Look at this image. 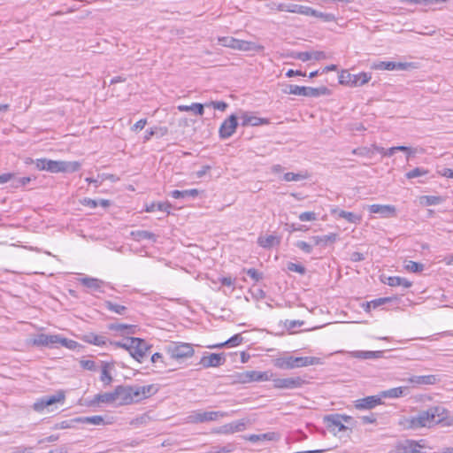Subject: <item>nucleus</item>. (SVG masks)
<instances>
[{
  "instance_id": "nucleus-1",
  "label": "nucleus",
  "mask_w": 453,
  "mask_h": 453,
  "mask_svg": "<svg viewBox=\"0 0 453 453\" xmlns=\"http://www.w3.org/2000/svg\"><path fill=\"white\" fill-rule=\"evenodd\" d=\"M321 364V359L316 357L288 356L277 358L275 365L280 369H293Z\"/></svg>"
},
{
  "instance_id": "nucleus-2",
  "label": "nucleus",
  "mask_w": 453,
  "mask_h": 453,
  "mask_svg": "<svg viewBox=\"0 0 453 453\" xmlns=\"http://www.w3.org/2000/svg\"><path fill=\"white\" fill-rule=\"evenodd\" d=\"M165 350L172 359L176 360L191 357L195 353L192 344L180 342H171Z\"/></svg>"
},
{
  "instance_id": "nucleus-3",
  "label": "nucleus",
  "mask_w": 453,
  "mask_h": 453,
  "mask_svg": "<svg viewBox=\"0 0 453 453\" xmlns=\"http://www.w3.org/2000/svg\"><path fill=\"white\" fill-rule=\"evenodd\" d=\"M283 92L285 94H291L296 96H303L308 97H318L320 96L329 95V89L321 86L319 88H311V87H301L297 85H289L288 88L284 89Z\"/></svg>"
},
{
  "instance_id": "nucleus-4",
  "label": "nucleus",
  "mask_w": 453,
  "mask_h": 453,
  "mask_svg": "<svg viewBox=\"0 0 453 453\" xmlns=\"http://www.w3.org/2000/svg\"><path fill=\"white\" fill-rule=\"evenodd\" d=\"M227 413L223 411H192L187 418L186 422L191 424L205 423L218 420L220 418L226 417Z\"/></svg>"
},
{
  "instance_id": "nucleus-5",
  "label": "nucleus",
  "mask_w": 453,
  "mask_h": 453,
  "mask_svg": "<svg viewBox=\"0 0 453 453\" xmlns=\"http://www.w3.org/2000/svg\"><path fill=\"white\" fill-rule=\"evenodd\" d=\"M81 168V164L77 161L68 162L61 160L48 159L46 171L50 173H74Z\"/></svg>"
},
{
  "instance_id": "nucleus-6",
  "label": "nucleus",
  "mask_w": 453,
  "mask_h": 453,
  "mask_svg": "<svg viewBox=\"0 0 453 453\" xmlns=\"http://www.w3.org/2000/svg\"><path fill=\"white\" fill-rule=\"evenodd\" d=\"M129 354L141 363L143 357H146L150 346L144 340L136 337H129Z\"/></svg>"
},
{
  "instance_id": "nucleus-7",
  "label": "nucleus",
  "mask_w": 453,
  "mask_h": 453,
  "mask_svg": "<svg viewBox=\"0 0 453 453\" xmlns=\"http://www.w3.org/2000/svg\"><path fill=\"white\" fill-rule=\"evenodd\" d=\"M408 422V427L410 428L426 427L436 424L434 414L430 412L429 409L426 411H419L417 416L410 418Z\"/></svg>"
},
{
  "instance_id": "nucleus-8",
  "label": "nucleus",
  "mask_w": 453,
  "mask_h": 453,
  "mask_svg": "<svg viewBox=\"0 0 453 453\" xmlns=\"http://www.w3.org/2000/svg\"><path fill=\"white\" fill-rule=\"evenodd\" d=\"M351 418L349 416L345 415H328L325 417V421L326 422L327 427L335 433H339L342 431H346L348 427L343 424V421L348 422Z\"/></svg>"
},
{
  "instance_id": "nucleus-9",
  "label": "nucleus",
  "mask_w": 453,
  "mask_h": 453,
  "mask_svg": "<svg viewBox=\"0 0 453 453\" xmlns=\"http://www.w3.org/2000/svg\"><path fill=\"white\" fill-rule=\"evenodd\" d=\"M273 388L279 389H294L302 387L304 380L301 377L277 378L273 380Z\"/></svg>"
},
{
  "instance_id": "nucleus-10",
  "label": "nucleus",
  "mask_w": 453,
  "mask_h": 453,
  "mask_svg": "<svg viewBox=\"0 0 453 453\" xmlns=\"http://www.w3.org/2000/svg\"><path fill=\"white\" fill-rule=\"evenodd\" d=\"M65 395L62 392L58 393L57 395H50V396H44L36 401L33 404V409L35 411L41 412L46 407L50 406L56 403H59L61 401H64Z\"/></svg>"
},
{
  "instance_id": "nucleus-11",
  "label": "nucleus",
  "mask_w": 453,
  "mask_h": 453,
  "mask_svg": "<svg viewBox=\"0 0 453 453\" xmlns=\"http://www.w3.org/2000/svg\"><path fill=\"white\" fill-rule=\"evenodd\" d=\"M59 341V335L39 334L30 339V343L34 346H53L58 344Z\"/></svg>"
},
{
  "instance_id": "nucleus-12",
  "label": "nucleus",
  "mask_w": 453,
  "mask_h": 453,
  "mask_svg": "<svg viewBox=\"0 0 453 453\" xmlns=\"http://www.w3.org/2000/svg\"><path fill=\"white\" fill-rule=\"evenodd\" d=\"M130 395L132 396V403H137L152 395L153 386H129Z\"/></svg>"
},
{
  "instance_id": "nucleus-13",
  "label": "nucleus",
  "mask_w": 453,
  "mask_h": 453,
  "mask_svg": "<svg viewBox=\"0 0 453 453\" xmlns=\"http://www.w3.org/2000/svg\"><path fill=\"white\" fill-rule=\"evenodd\" d=\"M237 125V117L235 115H231L228 119H225L219 130L220 138L226 139L233 135Z\"/></svg>"
},
{
  "instance_id": "nucleus-14",
  "label": "nucleus",
  "mask_w": 453,
  "mask_h": 453,
  "mask_svg": "<svg viewBox=\"0 0 453 453\" xmlns=\"http://www.w3.org/2000/svg\"><path fill=\"white\" fill-rule=\"evenodd\" d=\"M382 403L380 394L379 395H370L365 398L356 400L354 406L357 410H371Z\"/></svg>"
},
{
  "instance_id": "nucleus-15",
  "label": "nucleus",
  "mask_w": 453,
  "mask_h": 453,
  "mask_svg": "<svg viewBox=\"0 0 453 453\" xmlns=\"http://www.w3.org/2000/svg\"><path fill=\"white\" fill-rule=\"evenodd\" d=\"M226 361L223 354L211 353L208 356H203L200 360V365L204 368L219 367Z\"/></svg>"
},
{
  "instance_id": "nucleus-16",
  "label": "nucleus",
  "mask_w": 453,
  "mask_h": 453,
  "mask_svg": "<svg viewBox=\"0 0 453 453\" xmlns=\"http://www.w3.org/2000/svg\"><path fill=\"white\" fill-rule=\"evenodd\" d=\"M371 213L380 214L384 218L395 217L396 209L394 205L389 204H372L368 206Z\"/></svg>"
},
{
  "instance_id": "nucleus-17",
  "label": "nucleus",
  "mask_w": 453,
  "mask_h": 453,
  "mask_svg": "<svg viewBox=\"0 0 453 453\" xmlns=\"http://www.w3.org/2000/svg\"><path fill=\"white\" fill-rule=\"evenodd\" d=\"M115 394L119 405H127L132 403L129 386H117L115 388Z\"/></svg>"
},
{
  "instance_id": "nucleus-18",
  "label": "nucleus",
  "mask_w": 453,
  "mask_h": 453,
  "mask_svg": "<svg viewBox=\"0 0 453 453\" xmlns=\"http://www.w3.org/2000/svg\"><path fill=\"white\" fill-rule=\"evenodd\" d=\"M422 446L415 441L406 440L395 446L396 453H418Z\"/></svg>"
},
{
  "instance_id": "nucleus-19",
  "label": "nucleus",
  "mask_w": 453,
  "mask_h": 453,
  "mask_svg": "<svg viewBox=\"0 0 453 453\" xmlns=\"http://www.w3.org/2000/svg\"><path fill=\"white\" fill-rule=\"evenodd\" d=\"M412 66L411 63H402V62H394V61H380L377 65H375V68L379 70H407L409 67Z\"/></svg>"
},
{
  "instance_id": "nucleus-20",
  "label": "nucleus",
  "mask_w": 453,
  "mask_h": 453,
  "mask_svg": "<svg viewBox=\"0 0 453 453\" xmlns=\"http://www.w3.org/2000/svg\"><path fill=\"white\" fill-rule=\"evenodd\" d=\"M240 119H242V126H243V127H247V126L257 127V126H261V125L269 124L268 119L252 116V115H250L248 112H242Z\"/></svg>"
},
{
  "instance_id": "nucleus-21",
  "label": "nucleus",
  "mask_w": 453,
  "mask_h": 453,
  "mask_svg": "<svg viewBox=\"0 0 453 453\" xmlns=\"http://www.w3.org/2000/svg\"><path fill=\"white\" fill-rule=\"evenodd\" d=\"M404 380L413 385H434L437 383L438 379L435 375H414Z\"/></svg>"
},
{
  "instance_id": "nucleus-22",
  "label": "nucleus",
  "mask_w": 453,
  "mask_h": 453,
  "mask_svg": "<svg viewBox=\"0 0 453 453\" xmlns=\"http://www.w3.org/2000/svg\"><path fill=\"white\" fill-rule=\"evenodd\" d=\"M236 47L234 50H242V51H262L264 50V46L260 44H257L254 42L244 41V40H236Z\"/></svg>"
},
{
  "instance_id": "nucleus-23",
  "label": "nucleus",
  "mask_w": 453,
  "mask_h": 453,
  "mask_svg": "<svg viewBox=\"0 0 453 453\" xmlns=\"http://www.w3.org/2000/svg\"><path fill=\"white\" fill-rule=\"evenodd\" d=\"M246 423L243 420H238L232 423L222 426L219 433L222 434H234L235 432H241L245 429Z\"/></svg>"
},
{
  "instance_id": "nucleus-24",
  "label": "nucleus",
  "mask_w": 453,
  "mask_h": 453,
  "mask_svg": "<svg viewBox=\"0 0 453 453\" xmlns=\"http://www.w3.org/2000/svg\"><path fill=\"white\" fill-rule=\"evenodd\" d=\"M382 282L390 286V287H398L402 286L404 288H408L411 287L412 283L405 278H401L398 276H389L385 280H382Z\"/></svg>"
},
{
  "instance_id": "nucleus-25",
  "label": "nucleus",
  "mask_w": 453,
  "mask_h": 453,
  "mask_svg": "<svg viewBox=\"0 0 453 453\" xmlns=\"http://www.w3.org/2000/svg\"><path fill=\"white\" fill-rule=\"evenodd\" d=\"M333 213L337 214V216L339 218H342L349 223L357 224V223H360V221L362 219L361 216L357 215L350 211H343V210L334 209V210H333Z\"/></svg>"
},
{
  "instance_id": "nucleus-26",
  "label": "nucleus",
  "mask_w": 453,
  "mask_h": 453,
  "mask_svg": "<svg viewBox=\"0 0 453 453\" xmlns=\"http://www.w3.org/2000/svg\"><path fill=\"white\" fill-rule=\"evenodd\" d=\"M199 195V190L196 188L186 189V190H173L170 196L175 199H184L187 197H196Z\"/></svg>"
},
{
  "instance_id": "nucleus-27",
  "label": "nucleus",
  "mask_w": 453,
  "mask_h": 453,
  "mask_svg": "<svg viewBox=\"0 0 453 453\" xmlns=\"http://www.w3.org/2000/svg\"><path fill=\"white\" fill-rule=\"evenodd\" d=\"M246 440L251 442H257L259 441L267 440V441H277L279 440V435L276 433L270 432L261 434H250L245 437Z\"/></svg>"
},
{
  "instance_id": "nucleus-28",
  "label": "nucleus",
  "mask_w": 453,
  "mask_h": 453,
  "mask_svg": "<svg viewBox=\"0 0 453 453\" xmlns=\"http://www.w3.org/2000/svg\"><path fill=\"white\" fill-rule=\"evenodd\" d=\"M257 243L263 248L269 249L274 245L280 244V238L273 234L267 236H259L257 239Z\"/></svg>"
},
{
  "instance_id": "nucleus-29",
  "label": "nucleus",
  "mask_w": 453,
  "mask_h": 453,
  "mask_svg": "<svg viewBox=\"0 0 453 453\" xmlns=\"http://www.w3.org/2000/svg\"><path fill=\"white\" fill-rule=\"evenodd\" d=\"M177 109L180 111H192L198 116H202L204 113V105L199 103H193L191 105L180 104Z\"/></svg>"
},
{
  "instance_id": "nucleus-30",
  "label": "nucleus",
  "mask_w": 453,
  "mask_h": 453,
  "mask_svg": "<svg viewBox=\"0 0 453 453\" xmlns=\"http://www.w3.org/2000/svg\"><path fill=\"white\" fill-rule=\"evenodd\" d=\"M311 239L314 245H327L328 243H334L337 240V234L331 233L323 236H312Z\"/></svg>"
},
{
  "instance_id": "nucleus-31",
  "label": "nucleus",
  "mask_w": 453,
  "mask_h": 453,
  "mask_svg": "<svg viewBox=\"0 0 453 453\" xmlns=\"http://www.w3.org/2000/svg\"><path fill=\"white\" fill-rule=\"evenodd\" d=\"M81 283L87 287L88 288H91L94 290H98L104 284L102 280L96 278L84 277L80 279Z\"/></svg>"
},
{
  "instance_id": "nucleus-32",
  "label": "nucleus",
  "mask_w": 453,
  "mask_h": 453,
  "mask_svg": "<svg viewBox=\"0 0 453 453\" xmlns=\"http://www.w3.org/2000/svg\"><path fill=\"white\" fill-rule=\"evenodd\" d=\"M104 306L108 311L114 312L116 314H119V315H124L127 311V307H126L125 305L115 303L110 300L104 301Z\"/></svg>"
},
{
  "instance_id": "nucleus-33",
  "label": "nucleus",
  "mask_w": 453,
  "mask_h": 453,
  "mask_svg": "<svg viewBox=\"0 0 453 453\" xmlns=\"http://www.w3.org/2000/svg\"><path fill=\"white\" fill-rule=\"evenodd\" d=\"M112 366L111 364L103 362L100 380L104 385H110L112 382V376L109 372Z\"/></svg>"
},
{
  "instance_id": "nucleus-34",
  "label": "nucleus",
  "mask_w": 453,
  "mask_h": 453,
  "mask_svg": "<svg viewBox=\"0 0 453 453\" xmlns=\"http://www.w3.org/2000/svg\"><path fill=\"white\" fill-rule=\"evenodd\" d=\"M407 390V388L398 387L393 388L385 391L380 392V396L388 397V398H398L404 395V392Z\"/></svg>"
},
{
  "instance_id": "nucleus-35",
  "label": "nucleus",
  "mask_w": 453,
  "mask_h": 453,
  "mask_svg": "<svg viewBox=\"0 0 453 453\" xmlns=\"http://www.w3.org/2000/svg\"><path fill=\"white\" fill-rule=\"evenodd\" d=\"M95 401L97 403H113L117 402V396L115 394V389L112 392H105L103 394H98L95 395Z\"/></svg>"
},
{
  "instance_id": "nucleus-36",
  "label": "nucleus",
  "mask_w": 453,
  "mask_h": 453,
  "mask_svg": "<svg viewBox=\"0 0 453 453\" xmlns=\"http://www.w3.org/2000/svg\"><path fill=\"white\" fill-rule=\"evenodd\" d=\"M172 205L170 203H151L148 205H146V211L148 212H154L156 211H166L167 213H170V209Z\"/></svg>"
},
{
  "instance_id": "nucleus-37",
  "label": "nucleus",
  "mask_w": 453,
  "mask_h": 453,
  "mask_svg": "<svg viewBox=\"0 0 453 453\" xmlns=\"http://www.w3.org/2000/svg\"><path fill=\"white\" fill-rule=\"evenodd\" d=\"M382 352L381 351H364V350H357L352 352V357L360 359H372V358H378L381 357Z\"/></svg>"
},
{
  "instance_id": "nucleus-38",
  "label": "nucleus",
  "mask_w": 453,
  "mask_h": 453,
  "mask_svg": "<svg viewBox=\"0 0 453 453\" xmlns=\"http://www.w3.org/2000/svg\"><path fill=\"white\" fill-rule=\"evenodd\" d=\"M248 383L252 381H266L269 376L265 372L247 371Z\"/></svg>"
},
{
  "instance_id": "nucleus-39",
  "label": "nucleus",
  "mask_w": 453,
  "mask_h": 453,
  "mask_svg": "<svg viewBox=\"0 0 453 453\" xmlns=\"http://www.w3.org/2000/svg\"><path fill=\"white\" fill-rule=\"evenodd\" d=\"M132 235L135 241H142V240H151L152 242H156L157 237L155 234L146 231V230H138L132 232Z\"/></svg>"
},
{
  "instance_id": "nucleus-40",
  "label": "nucleus",
  "mask_w": 453,
  "mask_h": 453,
  "mask_svg": "<svg viewBox=\"0 0 453 453\" xmlns=\"http://www.w3.org/2000/svg\"><path fill=\"white\" fill-rule=\"evenodd\" d=\"M372 79V75L368 73H359L353 74V87H359L366 84Z\"/></svg>"
},
{
  "instance_id": "nucleus-41",
  "label": "nucleus",
  "mask_w": 453,
  "mask_h": 453,
  "mask_svg": "<svg viewBox=\"0 0 453 453\" xmlns=\"http://www.w3.org/2000/svg\"><path fill=\"white\" fill-rule=\"evenodd\" d=\"M109 328L111 330L117 331V332H126L127 331L128 334L135 333V326H132V325L115 323V324H111L109 326Z\"/></svg>"
},
{
  "instance_id": "nucleus-42",
  "label": "nucleus",
  "mask_w": 453,
  "mask_h": 453,
  "mask_svg": "<svg viewBox=\"0 0 453 453\" xmlns=\"http://www.w3.org/2000/svg\"><path fill=\"white\" fill-rule=\"evenodd\" d=\"M242 340H243V338L242 337V335L237 334H234V336H232L231 338H229L225 342L214 345L213 348H223L225 346H228V347L238 346L239 344L242 343Z\"/></svg>"
},
{
  "instance_id": "nucleus-43",
  "label": "nucleus",
  "mask_w": 453,
  "mask_h": 453,
  "mask_svg": "<svg viewBox=\"0 0 453 453\" xmlns=\"http://www.w3.org/2000/svg\"><path fill=\"white\" fill-rule=\"evenodd\" d=\"M85 341L88 343L96 345V346H103L106 343V338L103 335H97L94 334H90L88 335L85 336Z\"/></svg>"
},
{
  "instance_id": "nucleus-44",
  "label": "nucleus",
  "mask_w": 453,
  "mask_h": 453,
  "mask_svg": "<svg viewBox=\"0 0 453 453\" xmlns=\"http://www.w3.org/2000/svg\"><path fill=\"white\" fill-rule=\"evenodd\" d=\"M430 412L434 414V418L436 420V424L440 423L445 418L446 410L440 406H434L429 408Z\"/></svg>"
},
{
  "instance_id": "nucleus-45",
  "label": "nucleus",
  "mask_w": 453,
  "mask_h": 453,
  "mask_svg": "<svg viewBox=\"0 0 453 453\" xmlns=\"http://www.w3.org/2000/svg\"><path fill=\"white\" fill-rule=\"evenodd\" d=\"M353 74L349 71L343 70L339 74V82L342 85L353 87Z\"/></svg>"
},
{
  "instance_id": "nucleus-46",
  "label": "nucleus",
  "mask_w": 453,
  "mask_h": 453,
  "mask_svg": "<svg viewBox=\"0 0 453 453\" xmlns=\"http://www.w3.org/2000/svg\"><path fill=\"white\" fill-rule=\"evenodd\" d=\"M151 362L158 369H165L167 367V363L165 361L162 354L157 352L151 356Z\"/></svg>"
},
{
  "instance_id": "nucleus-47",
  "label": "nucleus",
  "mask_w": 453,
  "mask_h": 453,
  "mask_svg": "<svg viewBox=\"0 0 453 453\" xmlns=\"http://www.w3.org/2000/svg\"><path fill=\"white\" fill-rule=\"evenodd\" d=\"M425 265L421 263L415 261H407L404 265V268L411 273H420L424 270Z\"/></svg>"
},
{
  "instance_id": "nucleus-48",
  "label": "nucleus",
  "mask_w": 453,
  "mask_h": 453,
  "mask_svg": "<svg viewBox=\"0 0 453 453\" xmlns=\"http://www.w3.org/2000/svg\"><path fill=\"white\" fill-rule=\"evenodd\" d=\"M429 173V171L427 169H424L421 167H416L413 170L406 173L405 176L407 179H414L421 176H425Z\"/></svg>"
},
{
  "instance_id": "nucleus-49",
  "label": "nucleus",
  "mask_w": 453,
  "mask_h": 453,
  "mask_svg": "<svg viewBox=\"0 0 453 453\" xmlns=\"http://www.w3.org/2000/svg\"><path fill=\"white\" fill-rule=\"evenodd\" d=\"M236 38L234 37H232V36H223V37H219L218 41L219 42L224 46V47H227V48H231V49H235L236 47Z\"/></svg>"
},
{
  "instance_id": "nucleus-50",
  "label": "nucleus",
  "mask_w": 453,
  "mask_h": 453,
  "mask_svg": "<svg viewBox=\"0 0 453 453\" xmlns=\"http://www.w3.org/2000/svg\"><path fill=\"white\" fill-rule=\"evenodd\" d=\"M12 180V187L14 188H18L20 187H24L27 184H28L31 181L30 177H15L11 180Z\"/></svg>"
},
{
  "instance_id": "nucleus-51",
  "label": "nucleus",
  "mask_w": 453,
  "mask_h": 453,
  "mask_svg": "<svg viewBox=\"0 0 453 453\" xmlns=\"http://www.w3.org/2000/svg\"><path fill=\"white\" fill-rule=\"evenodd\" d=\"M288 56L303 62L312 59V52H291Z\"/></svg>"
},
{
  "instance_id": "nucleus-52",
  "label": "nucleus",
  "mask_w": 453,
  "mask_h": 453,
  "mask_svg": "<svg viewBox=\"0 0 453 453\" xmlns=\"http://www.w3.org/2000/svg\"><path fill=\"white\" fill-rule=\"evenodd\" d=\"M306 175L302 173H287L283 176L285 181H299L306 179Z\"/></svg>"
},
{
  "instance_id": "nucleus-53",
  "label": "nucleus",
  "mask_w": 453,
  "mask_h": 453,
  "mask_svg": "<svg viewBox=\"0 0 453 453\" xmlns=\"http://www.w3.org/2000/svg\"><path fill=\"white\" fill-rule=\"evenodd\" d=\"M312 16L322 19L325 22H332L335 20V16L332 13H324L315 10V14Z\"/></svg>"
},
{
  "instance_id": "nucleus-54",
  "label": "nucleus",
  "mask_w": 453,
  "mask_h": 453,
  "mask_svg": "<svg viewBox=\"0 0 453 453\" xmlns=\"http://www.w3.org/2000/svg\"><path fill=\"white\" fill-rule=\"evenodd\" d=\"M394 297H380L371 301L372 309H376L383 304L390 303L394 300Z\"/></svg>"
},
{
  "instance_id": "nucleus-55",
  "label": "nucleus",
  "mask_w": 453,
  "mask_h": 453,
  "mask_svg": "<svg viewBox=\"0 0 453 453\" xmlns=\"http://www.w3.org/2000/svg\"><path fill=\"white\" fill-rule=\"evenodd\" d=\"M288 270L291 271V272L298 273L300 274H304L306 272L304 266H303L302 265H299V264L292 263V262H289L288 264Z\"/></svg>"
},
{
  "instance_id": "nucleus-56",
  "label": "nucleus",
  "mask_w": 453,
  "mask_h": 453,
  "mask_svg": "<svg viewBox=\"0 0 453 453\" xmlns=\"http://www.w3.org/2000/svg\"><path fill=\"white\" fill-rule=\"evenodd\" d=\"M301 221H314L317 219V215L313 211H304L298 216Z\"/></svg>"
},
{
  "instance_id": "nucleus-57",
  "label": "nucleus",
  "mask_w": 453,
  "mask_h": 453,
  "mask_svg": "<svg viewBox=\"0 0 453 453\" xmlns=\"http://www.w3.org/2000/svg\"><path fill=\"white\" fill-rule=\"evenodd\" d=\"M82 421L93 425H101L104 423V418L102 416L96 415L91 417H86L82 418Z\"/></svg>"
},
{
  "instance_id": "nucleus-58",
  "label": "nucleus",
  "mask_w": 453,
  "mask_h": 453,
  "mask_svg": "<svg viewBox=\"0 0 453 453\" xmlns=\"http://www.w3.org/2000/svg\"><path fill=\"white\" fill-rule=\"evenodd\" d=\"M246 273L252 279L254 280L256 282L259 281L260 280L263 279V273H259L257 270H256L255 268H250L246 271Z\"/></svg>"
},
{
  "instance_id": "nucleus-59",
  "label": "nucleus",
  "mask_w": 453,
  "mask_h": 453,
  "mask_svg": "<svg viewBox=\"0 0 453 453\" xmlns=\"http://www.w3.org/2000/svg\"><path fill=\"white\" fill-rule=\"evenodd\" d=\"M234 382L246 384L248 383L247 371L237 372L234 376Z\"/></svg>"
},
{
  "instance_id": "nucleus-60",
  "label": "nucleus",
  "mask_w": 453,
  "mask_h": 453,
  "mask_svg": "<svg viewBox=\"0 0 453 453\" xmlns=\"http://www.w3.org/2000/svg\"><path fill=\"white\" fill-rule=\"evenodd\" d=\"M296 246L307 254L312 251V246L304 241H298Z\"/></svg>"
},
{
  "instance_id": "nucleus-61",
  "label": "nucleus",
  "mask_w": 453,
  "mask_h": 453,
  "mask_svg": "<svg viewBox=\"0 0 453 453\" xmlns=\"http://www.w3.org/2000/svg\"><path fill=\"white\" fill-rule=\"evenodd\" d=\"M81 366L88 371H95L96 368L95 361L90 359L81 360Z\"/></svg>"
},
{
  "instance_id": "nucleus-62",
  "label": "nucleus",
  "mask_w": 453,
  "mask_h": 453,
  "mask_svg": "<svg viewBox=\"0 0 453 453\" xmlns=\"http://www.w3.org/2000/svg\"><path fill=\"white\" fill-rule=\"evenodd\" d=\"M33 162V160H31ZM47 158H38L34 161L35 167L40 171H46L47 166Z\"/></svg>"
},
{
  "instance_id": "nucleus-63",
  "label": "nucleus",
  "mask_w": 453,
  "mask_h": 453,
  "mask_svg": "<svg viewBox=\"0 0 453 453\" xmlns=\"http://www.w3.org/2000/svg\"><path fill=\"white\" fill-rule=\"evenodd\" d=\"M150 420V418L147 414H142L141 417L136 418L132 421L134 425H145Z\"/></svg>"
},
{
  "instance_id": "nucleus-64",
  "label": "nucleus",
  "mask_w": 453,
  "mask_h": 453,
  "mask_svg": "<svg viewBox=\"0 0 453 453\" xmlns=\"http://www.w3.org/2000/svg\"><path fill=\"white\" fill-rule=\"evenodd\" d=\"M424 198L426 199V204L428 205H435L441 202V198L440 196H426Z\"/></svg>"
}]
</instances>
